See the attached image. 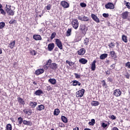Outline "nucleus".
Listing matches in <instances>:
<instances>
[{
    "instance_id": "obj_44",
    "label": "nucleus",
    "mask_w": 130,
    "mask_h": 130,
    "mask_svg": "<svg viewBox=\"0 0 130 130\" xmlns=\"http://www.w3.org/2000/svg\"><path fill=\"white\" fill-rule=\"evenodd\" d=\"M56 35V32H53L51 35V39H53V38L55 37Z\"/></svg>"
},
{
    "instance_id": "obj_61",
    "label": "nucleus",
    "mask_w": 130,
    "mask_h": 130,
    "mask_svg": "<svg viewBox=\"0 0 130 130\" xmlns=\"http://www.w3.org/2000/svg\"><path fill=\"white\" fill-rule=\"evenodd\" d=\"M73 130H79V128L78 127H76L75 128H73Z\"/></svg>"
},
{
    "instance_id": "obj_32",
    "label": "nucleus",
    "mask_w": 130,
    "mask_h": 130,
    "mask_svg": "<svg viewBox=\"0 0 130 130\" xmlns=\"http://www.w3.org/2000/svg\"><path fill=\"white\" fill-rule=\"evenodd\" d=\"M59 112H60V111L58 109H55L54 111V115H56V116H57L58 114H59Z\"/></svg>"
},
{
    "instance_id": "obj_55",
    "label": "nucleus",
    "mask_w": 130,
    "mask_h": 130,
    "mask_svg": "<svg viewBox=\"0 0 130 130\" xmlns=\"http://www.w3.org/2000/svg\"><path fill=\"white\" fill-rule=\"evenodd\" d=\"M46 9L47 10H50V9H51V5H48L47 7H46Z\"/></svg>"
},
{
    "instance_id": "obj_41",
    "label": "nucleus",
    "mask_w": 130,
    "mask_h": 130,
    "mask_svg": "<svg viewBox=\"0 0 130 130\" xmlns=\"http://www.w3.org/2000/svg\"><path fill=\"white\" fill-rule=\"evenodd\" d=\"M52 60H51V59H49L48 61H47V63H46V66H51V62H52Z\"/></svg>"
},
{
    "instance_id": "obj_28",
    "label": "nucleus",
    "mask_w": 130,
    "mask_h": 130,
    "mask_svg": "<svg viewBox=\"0 0 130 130\" xmlns=\"http://www.w3.org/2000/svg\"><path fill=\"white\" fill-rule=\"evenodd\" d=\"M61 119L63 122H64V123H68V118H66L64 116H61Z\"/></svg>"
},
{
    "instance_id": "obj_63",
    "label": "nucleus",
    "mask_w": 130,
    "mask_h": 130,
    "mask_svg": "<svg viewBox=\"0 0 130 130\" xmlns=\"http://www.w3.org/2000/svg\"><path fill=\"white\" fill-rule=\"evenodd\" d=\"M125 66H130V62H126Z\"/></svg>"
},
{
    "instance_id": "obj_19",
    "label": "nucleus",
    "mask_w": 130,
    "mask_h": 130,
    "mask_svg": "<svg viewBox=\"0 0 130 130\" xmlns=\"http://www.w3.org/2000/svg\"><path fill=\"white\" fill-rule=\"evenodd\" d=\"M23 124H24L25 125H29V126H32V122L30 121H27L25 120H23Z\"/></svg>"
},
{
    "instance_id": "obj_3",
    "label": "nucleus",
    "mask_w": 130,
    "mask_h": 130,
    "mask_svg": "<svg viewBox=\"0 0 130 130\" xmlns=\"http://www.w3.org/2000/svg\"><path fill=\"white\" fill-rule=\"evenodd\" d=\"M84 93H85V89H82L81 90H78L76 93V97L79 98H81V97H83L84 96Z\"/></svg>"
},
{
    "instance_id": "obj_37",
    "label": "nucleus",
    "mask_w": 130,
    "mask_h": 130,
    "mask_svg": "<svg viewBox=\"0 0 130 130\" xmlns=\"http://www.w3.org/2000/svg\"><path fill=\"white\" fill-rule=\"evenodd\" d=\"M6 130H12V124H8L6 126Z\"/></svg>"
},
{
    "instance_id": "obj_30",
    "label": "nucleus",
    "mask_w": 130,
    "mask_h": 130,
    "mask_svg": "<svg viewBox=\"0 0 130 130\" xmlns=\"http://www.w3.org/2000/svg\"><path fill=\"white\" fill-rule=\"evenodd\" d=\"M107 56H108V54H106V53H104L102 54L100 57V58L101 59H105V58H106V57H107Z\"/></svg>"
},
{
    "instance_id": "obj_18",
    "label": "nucleus",
    "mask_w": 130,
    "mask_h": 130,
    "mask_svg": "<svg viewBox=\"0 0 130 130\" xmlns=\"http://www.w3.org/2000/svg\"><path fill=\"white\" fill-rule=\"evenodd\" d=\"M110 55L111 57H112L113 58H116L117 57V56L116 55V53H115V52L114 51H112L110 52Z\"/></svg>"
},
{
    "instance_id": "obj_43",
    "label": "nucleus",
    "mask_w": 130,
    "mask_h": 130,
    "mask_svg": "<svg viewBox=\"0 0 130 130\" xmlns=\"http://www.w3.org/2000/svg\"><path fill=\"white\" fill-rule=\"evenodd\" d=\"M58 125L59 127H64L66 125H64V124L62 123V122H59L58 123Z\"/></svg>"
},
{
    "instance_id": "obj_22",
    "label": "nucleus",
    "mask_w": 130,
    "mask_h": 130,
    "mask_svg": "<svg viewBox=\"0 0 130 130\" xmlns=\"http://www.w3.org/2000/svg\"><path fill=\"white\" fill-rule=\"evenodd\" d=\"M29 105L32 108H35L37 106V103L36 102H30Z\"/></svg>"
},
{
    "instance_id": "obj_35",
    "label": "nucleus",
    "mask_w": 130,
    "mask_h": 130,
    "mask_svg": "<svg viewBox=\"0 0 130 130\" xmlns=\"http://www.w3.org/2000/svg\"><path fill=\"white\" fill-rule=\"evenodd\" d=\"M89 43V38H86L84 40V44L85 45H88Z\"/></svg>"
},
{
    "instance_id": "obj_51",
    "label": "nucleus",
    "mask_w": 130,
    "mask_h": 130,
    "mask_svg": "<svg viewBox=\"0 0 130 130\" xmlns=\"http://www.w3.org/2000/svg\"><path fill=\"white\" fill-rule=\"evenodd\" d=\"M125 77H126V79H129V74L128 73H126L124 74Z\"/></svg>"
},
{
    "instance_id": "obj_42",
    "label": "nucleus",
    "mask_w": 130,
    "mask_h": 130,
    "mask_svg": "<svg viewBox=\"0 0 130 130\" xmlns=\"http://www.w3.org/2000/svg\"><path fill=\"white\" fill-rule=\"evenodd\" d=\"M78 81L77 80L73 81V86H77L78 85Z\"/></svg>"
},
{
    "instance_id": "obj_33",
    "label": "nucleus",
    "mask_w": 130,
    "mask_h": 130,
    "mask_svg": "<svg viewBox=\"0 0 130 130\" xmlns=\"http://www.w3.org/2000/svg\"><path fill=\"white\" fill-rule=\"evenodd\" d=\"M48 68H50V69H52V70H56V69H57V66H46L47 69H48Z\"/></svg>"
},
{
    "instance_id": "obj_24",
    "label": "nucleus",
    "mask_w": 130,
    "mask_h": 130,
    "mask_svg": "<svg viewBox=\"0 0 130 130\" xmlns=\"http://www.w3.org/2000/svg\"><path fill=\"white\" fill-rule=\"evenodd\" d=\"M44 109V106L43 105H40L37 107V110H39V111H41V110H43Z\"/></svg>"
},
{
    "instance_id": "obj_26",
    "label": "nucleus",
    "mask_w": 130,
    "mask_h": 130,
    "mask_svg": "<svg viewBox=\"0 0 130 130\" xmlns=\"http://www.w3.org/2000/svg\"><path fill=\"white\" fill-rule=\"evenodd\" d=\"M72 35V29L68 28V30L66 32V36L69 37V36H71Z\"/></svg>"
},
{
    "instance_id": "obj_20",
    "label": "nucleus",
    "mask_w": 130,
    "mask_h": 130,
    "mask_svg": "<svg viewBox=\"0 0 130 130\" xmlns=\"http://www.w3.org/2000/svg\"><path fill=\"white\" fill-rule=\"evenodd\" d=\"M41 94H43V91L40 89L36 90L35 92V94L36 95V96H40Z\"/></svg>"
},
{
    "instance_id": "obj_15",
    "label": "nucleus",
    "mask_w": 130,
    "mask_h": 130,
    "mask_svg": "<svg viewBox=\"0 0 130 130\" xmlns=\"http://www.w3.org/2000/svg\"><path fill=\"white\" fill-rule=\"evenodd\" d=\"M53 48H54V43H50L48 45V49L49 51H52V50H53Z\"/></svg>"
},
{
    "instance_id": "obj_10",
    "label": "nucleus",
    "mask_w": 130,
    "mask_h": 130,
    "mask_svg": "<svg viewBox=\"0 0 130 130\" xmlns=\"http://www.w3.org/2000/svg\"><path fill=\"white\" fill-rule=\"evenodd\" d=\"M60 5L63 8L65 9H67V8H69L70 7V4L66 1L61 2Z\"/></svg>"
},
{
    "instance_id": "obj_38",
    "label": "nucleus",
    "mask_w": 130,
    "mask_h": 130,
    "mask_svg": "<svg viewBox=\"0 0 130 130\" xmlns=\"http://www.w3.org/2000/svg\"><path fill=\"white\" fill-rule=\"evenodd\" d=\"M6 26V23L4 22H0V29H3Z\"/></svg>"
},
{
    "instance_id": "obj_12",
    "label": "nucleus",
    "mask_w": 130,
    "mask_h": 130,
    "mask_svg": "<svg viewBox=\"0 0 130 130\" xmlns=\"http://www.w3.org/2000/svg\"><path fill=\"white\" fill-rule=\"evenodd\" d=\"M77 53L79 55H84L86 53V49L82 48L77 51Z\"/></svg>"
},
{
    "instance_id": "obj_27",
    "label": "nucleus",
    "mask_w": 130,
    "mask_h": 130,
    "mask_svg": "<svg viewBox=\"0 0 130 130\" xmlns=\"http://www.w3.org/2000/svg\"><path fill=\"white\" fill-rule=\"evenodd\" d=\"M122 40L125 43H127V37H126V36H125V35H122Z\"/></svg>"
},
{
    "instance_id": "obj_16",
    "label": "nucleus",
    "mask_w": 130,
    "mask_h": 130,
    "mask_svg": "<svg viewBox=\"0 0 130 130\" xmlns=\"http://www.w3.org/2000/svg\"><path fill=\"white\" fill-rule=\"evenodd\" d=\"M15 44H16V41H13L9 43L8 47H10L11 49H13L15 47Z\"/></svg>"
},
{
    "instance_id": "obj_48",
    "label": "nucleus",
    "mask_w": 130,
    "mask_h": 130,
    "mask_svg": "<svg viewBox=\"0 0 130 130\" xmlns=\"http://www.w3.org/2000/svg\"><path fill=\"white\" fill-rule=\"evenodd\" d=\"M103 16L104 18H108L109 17V14L108 13H104Z\"/></svg>"
},
{
    "instance_id": "obj_2",
    "label": "nucleus",
    "mask_w": 130,
    "mask_h": 130,
    "mask_svg": "<svg viewBox=\"0 0 130 130\" xmlns=\"http://www.w3.org/2000/svg\"><path fill=\"white\" fill-rule=\"evenodd\" d=\"M79 30H80L83 35H86L87 34V31H88V27L85 24H81L79 26Z\"/></svg>"
},
{
    "instance_id": "obj_60",
    "label": "nucleus",
    "mask_w": 130,
    "mask_h": 130,
    "mask_svg": "<svg viewBox=\"0 0 130 130\" xmlns=\"http://www.w3.org/2000/svg\"><path fill=\"white\" fill-rule=\"evenodd\" d=\"M112 130H118V128L116 127H114Z\"/></svg>"
},
{
    "instance_id": "obj_9",
    "label": "nucleus",
    "mask_w": 130,
    "mask_h": 130,
    "mask_svg": "<svg viewBox=\"0 0 130 130\" xmlns=\"http://www.w3.org/2000/svg\"><path fill=\"white\" fill-rule=\"evenodd\" d=\"M43 73H44V69H39L35 71V74L36 76H39V75H42Z\"/></svg>"
},
{
    "instance_id": "obj_11",
    "label": "nucleus",
    "mask_w": 130,
    "mask_h": 130,
    "mask_svg": "<svg viewBox=\"0 0 130 130\" xmlns=\"http://www.w3.org/2000/svg\"><path fill=\"white\" fill-rule=\"evenodd\" d=\"M113 94L116 96V97H119L121 95V90L120 89H116L114 91Z\"/></svg>"
},
{
    "instance_id": "obj_47",
    "label": "nucleus",
    "mask_w": 130,
    "mask_h": 130,
    "mask_svg": "<svg viewBox=\"0 0 130 130\" xmlns=\"http://www.w3.org/2000/svg\"><path fill=\"white\" fill-rule=\"evenodd\" d=\"M74 76H75V78H76L77 79H80L81 78V76L77 73H74Z\"/></svg>"
},
{
    "instance_id": "obj_49",
    "label": "nucleus",
    "mask_w": 130,
    "mask_h": 130,
    "mask_svg": "<svg viewBox=\"0 0 130 130\" xmlns=\"http://www.w3.org/2000/svg\"><path fill=\"white\" fill-rule=\"evenodd\" d=\"M107 125H108L104 122L102 123V126H103L104 128H105V127H107Z\"/></svg>"
},
{
    "instance_id": "obj_17",
    "label": "nucleus",
    "mask_w": 130,
    "mask_h": 130,
    "mask_svg": "<svg viewBox=\"0 0 130 130\" xmlns=\"http://www.w3.org/2000/svg\"><path fill=\"white\" fill-rule=\"evenodd\" d=\"M33 38L35 39V40H41L42 39V38H41V36L39 35H34L33 36Z\"/></svg>"
},
{
    "instance_id": "obj_34",
    "label": "nucleus",
    "mask_w": 130,
    "mask_h": 130,
    "mask_svg": "<svg viewBox=\"0 0 130 130\" xmlns=\"http://www.w3.org/2000/svg\"><path fill=\"white\" fill-rule=\"evenodd\" d=\"M88 124L89 125H94V124H95V119H92L91 121L89 122Z\"/></svg>"
},
{
    "instance_id": "obj_45",
    "label": "nucleus",
    "mask_w": 130,
    "mask_h": 130,
    "mask_svg": "<svg viewBox=\"0 0 130 130\" xmlns=\"http://www.w3.org/2000/svg\"><path fill=\"white\" fill-rule=\"evenodd\" d=\"M107 80L108 82H110V83H112V82H113V79H112V78L108 77Z\"/></svg>"
},
{
    "instance_id": "obj_6",
    "label": "nucleus",
    "mask_w": 130,
    "mask_h": 130,
    "mask_svg": "<svg viewBox=\"0 0 130 130\" xmlns=\"http://www.w3.org/2000/svg\"><path fill=\"white\" fill-rule=\"evenodd\" d=\"M78 19L80 21H83V22H88V21L89 20V17L84 15L78 16Z\"/></svg>"
},
{
    "instance_id": "obj_14",
    "label": "nucleus",
    "mask_w": 130,
    "mask_h": 130,
    "mask_svg": "<svg viewBox=\"0 0 130 130\" xmlns=\"http://www.w3.org/2000/svg\"><path fill=\"white\" fill-rule=\"evenodd\" d=\"M128 14L129 13L127 11L124 12L123 13H122V18L124 20H125L127 19V17H128Z\"/></svg>"
},
{
    "instance_id": "obj_54",
    "label": "nucleus",
    "mask_w": 130,
    "mask_h": 130,
    "mask_svg": "<svg viewBox=\"0 0 130 130\" xmlns=\"http://www.w3.org/2000/svg\"><path fill=\"white\" fill-rule=\"evenodd\" d=\"M91 70L92 71H95L96 70V66H91Z\"/></svg>"
},
{
    "instance_id": "obj_53",
    "label": "nucleus",
    "mask_w": 130,
    "mask_h": 130,
    "mask_svg": "<svg viewBox=\"0 0 130 130\" xmlns=\"http://www.w3.org/2000/svg\"><path fill=\"white\" fill-rule=\"evenodd\" d=\"M102 83H103L102 85L103 87H105V86H106V82H105V80H103Z\"/></svg>"
},
{
    "instance_id": "obj_39",
    "label": "nucleus",
    "mask_w": 130,
    "mask_h": 130,
    "mask_svg": "<svg viewBox=\"0 0 130 130\" xmlns=\"http://www.w3.org/2000/svg\"><path fill=\"white\" fill-rule=\"evenodd\" d=\"M80 6L81 7V8H86L87 7V4L84 3H81L80 4Z\"/></svg>"
},
{
    "instance_id": "obj_21",
    "label": "nucleus",
    "mask_w": 130,
    "mask_h": 130,
    "mask_svg": "<svg viewBox=\"0 0 130 130\" xmlns=\"http://www.w3.org/2000/svg\"><path fill=\"white\" fill-rule=\"evenodd\" d=\"M48 82L52 84V85H55L56 84V80L55 79H50L48 80Z\"/></svg>"
},
{
    "instance_id": "obj_36",
    "label": "nucleus",
    "mask_w": 130,
    "mask_h": 130,
    "mask_svg": "<svg viewBox=\"0 0 130 130\" xmlns=\"http://www.w3.org/2000/svg\"><path fill=\"white\" fill-rule=\"evenodd\" d=\"M9 24H17V20H15V19H11L10 21H9Z\"/></svg>"
},
{
    "instance_id": "obj_52",
    "label": "nucleus",
    "mask_w": 130,
    "mask_h": 130,
    "mask_svg": "<svg viewBox=\"0 0 130 130\" xmlns=\"http://www.w3.org/2000/svg\"><path fill=\"white\" fill-rule=\"evenodd\" d=\"M126 7H127V9H130V3L128 2L126 3L125 5Z\"/></svg>"
},
{
    "instance_id": "obj_29",
    "label": "nucleus",
    "mask_w": 130,
    "mask_h": 130,
    "mask_svg": "<svg viewBox=\"0 0 130 130\" xmlns=\"http://www.w3.org/2000/svg\"><path fill=\"white\" fill-rule=\"evenodd\" d=\"M18 121V125L19 124L20 125H21V124H22V123L24 122V120H23V118H22L21 117H19L17 119Z\"/></svg>"
},
{
    "instance_id": "obj_56",
    "label": "nucleus",
    "mask_w": 130,
    "mask_h": 130,
    "mask_svg": "<svg viewBox=\"0 0 130 130\" xmlns=\"http://www.w3.org/2000/svg\"><path fill=\"white\" fill-rule=\"evenodd\" d=\"M110 118H111V119H116V117H115V116L114 115H112L111 116Z\"/></svg>"
},
{
    "instance_id": "obj_31",
    "label": "nucleus",
    "mask_w": 130,
    "mask_h": 130,
    "mask_svg": "<svg viewBox=\"0 0 130 130\" xmlns=\"http://www.w3.org/2000/svg\"><path fill=\"white\" fill-rule=\"evenodd\" d=\"M44 26L39 30L40 33H41L42 34H43L44 33V31H45V25L43 24Z\"/></svg>"
},
{
    "instance_id": "obj_40",
    "label": "nucleus",
    "mask_w": 130,
    "mask_h": 130,
    "mask_svg": "<svg viewBox=\"0 0 130 130\" xmlns=\"http://www.w3.org/2000/svg\"><path fill=\"white\" fill-rule=\"evenodd\" d=\"M0 12H1V14H2V15H4V16H6V14H7V13H6V11H5V10L4 9H3V8L0 9Z\"/></svg>"
},
{
    "instance_id": "obj_57",
    "label": "nucleus",
    "mask_w": 130,
    "mask_h": 130,
    "mask_svg": "<svg viewBox=\"0 0 130 130\" xmlns=\"http://www.w3.org/2000/svg\"><path fill=\"white\" fill-rule=\"evenodd\" d=\"M23 112H24V113H25V114H28V111H26V109H24L23 110Z\"/></svg>"
},
{
    "instance_id": "obj_4",
    "label": "nucleus",
    "mask_w": 130,
    "mask_h": 130,
    "mask_svg": "<svg viewBox=\"0 0 130 130\" xmlns=\"http://www.w3.org/2000/svg\"><path fill=\"white\" fill-rule=\"evenodd\" d=\"M105 7L107 9V10H113L114 9V4H113V3L109 2L105 5Z\"/></svg>"
},
{
    "instance_id": "obj_7",
    "label": "nucleus",
    "mask_w": 130,
    "mask_h": 130,
    "mask_svg": "<svg viewBox=\"0 0 130 130\" xmlns=\"http://www.w3.org/2000/svg\"><path fill=\"white\" fill-rule=\"evenodd\" d=\"M55 43L57 47H58L59 49H62V43H61V41H60V40L58 39H56Z\"/></svg>"
},
{
    "instance_id": "obj_8",
    "label": "nucleus",
    "mask_w": 130,
    "mask_h": 130,
    "mask_svg": "<svg viewBox=\"0 0 130 130\" xmlns=\"http://www.w3.org/2000/svg\"><path fill=\"white\" fill-rule=\"evenodd\" d=\"M91 17L95 22L96 23H100V20L99 19V18L96 16V15L94 14H91Z\"/></svg>"
},
{
    "instance_id": "obj_59",
    "label": "nucleus",
    "mask_w": 130,
    "mask_h": 130,
    "mask_svg": "<svg viewBox=\"0 0 130 130\" xmlns=\"http://www.w3.org/2000/svg\"><path fill=\"white\" fill-rule=\"evenodd\" d=\"M95 63H96V60H94L92 62L91 66H95Z\"/></svg>"
},
{
    "instance_id": "obj_62",
    "label": "nucleus",
    "mask_w": 130,
    "mask_h": 130,
    "mask_svg": "<svg viewBox=\"0 0 130 130\" xmlns=\"http://www.w3.org/2000/svg\"><path fill=\"white\" fill-rule=\"evenodd\" d=\"M51 89V88L50 87H48L47 88V91H50Z\"/></svg>"
},
{
    "instance_id": "obj_46",
    "label": "nucleus",
    "mask_w": 130,
    "mask_h": 130,
    "mask_svg": "<svg viewBox=\"0 0 130 130\" xmlns=\"http://www.w3.org/2000/svg\"><path fill=\"white\" fill-rule=\"evenodd\" d=\"M30 53H31L32 55H36L37 52H36L35 50H32L30 51Z\"/></svg>"
},
{
    "instance_id": "obj_23",
    "label": "nucleus",
    "mask_w": 130,
    "mask_h": 130,
    "mask_svg": "<svg viewBox=\"0 0 130 130\" xmlns=\"http://www.w3.org/2000/svg\"><path fill=\"white\" fill-rule=\"evenodd\" d=\"M99 104H100V103H99V102H98V101H93L91 103V105L92 106H98V105H99Z\"/></svg>"
},
{
    "instance_id": "obj_5",
    "label": "nucleus",
    "mask_w": 130,
    "mask_h": 130,
    "mask_svg": "<svg viewBox=\"0 0 130 130\" xmlns=\"http://www.w3.org/2000/svg\"><path fill=\"white\" fill-rule=\"evenodd\" d=\"M72 24L74 29H78L79 27V21L77 19H74L72 22Z\"/></svg>"
},
{
    "instance_id": "obj_58",
    "label": "nucleus",
    "mask_w": 130,
    "mask_h": 130,
    "mask_svg": "<svg viewBox=\"0 0 130 130\" xmlns=\"http://www.w3.org/2000/svg\"><path fill=\"white\" fill-rule=\"evenodd\" d=\"M66 63H68V64H69V66H71V62H70V61L69 60L66 61Z\"/></svg>"
},
{
    "instance_id": "obj_25",
    "label": "nucleus",
    "mask_w": 130,
    "mask_h": 130,
    "mask_svg": "<svg viewBox=\"0 0 130 130\" xmlns=\"http://www.w3.org/2000/svg\"><path fill=\"white\" fill-rule=\"evenodd\" d=\"M79 62H81V63H82V64H85L88 62V60L85 58H81L79 59Z\"/></svg>"
},
{
    "instance_id": "obj_50",
    "label": "nucleus",
    "mask_w": 130,
    "mask_h": 130,
    "mask_svg": "<svg viewBox=\"0 0 130 130\" xmlns=\"http://www.w3.org/2000/svg\"><path fill=\"white\" fill-rule=\"evenodd\" d=\"M109 47H111V48H113V47H114V46H115V45H114V44L113 43H111L109 45Z\"/></svg>"
},
{
    "instance_id": "obj_64",
    "label": "nucleus",
    "mask_w": 130,
    "mask_h": 130,
    "mask_svg": "<svg viewBox=\"0 0 130 130\" xmlns=\"http://www.w3.org/2000/svg\"><path fill=\"white\" fill-rule=\"evenodd\" d=\"M106 74H107V75H110V72L108 71L106 72Z\"/></svg>"
},
{
    "instance_id": "obj_13",
    "label": "nucleus",
    "mask_w": 130,
    "mask_h": 130,
    "mask_svg": "<svg viewBox=\"0 0 130 130\" xmlns=\"http://www.w3.org/2000/svg\"><path fill=\"white\" fill-rule=\"evenodd\" d=\"M17 100L19 103V104L20 105H25V101L23 99H22L21 97L18 96L17 98Z\"/></svg>"
},
{
    "instance_id": "obj_1",
    "label": "nucleus",
    "mask_w": 130,
    "mask_h": 130,
    "mask_svg": "<svg viewBox=\"0 0 130 130\" xmlns=\"http://www.w3.org/2000/svg\"><path fill=\"white\" fill-rule=\"evenodd\" d=\"M5 10L9 16H14L15 15V11L12 10V6L10 5H6Z\"/></svg>"
}]
</instances>
